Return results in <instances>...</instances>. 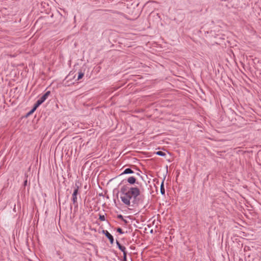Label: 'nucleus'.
Listing matches in <instances>:
<instances>
[{"label": "nucleus", "instance_id": "1", "mask_svg": "<svg viewBox=\"0 0 261 261\" xmlns=\"http://www.w3.org/2000/svg\"><path fill=\"white\" fill-rule=\"evenodd\" d=\"M120 199L126 205L134 207L138 205L141 200L140 191L137 187H129L123 186L121 188Z\"/></svg>", "mask_w": 261, "mask_h": 261}, {"label": "nucleus", "instance_id": "2", "mask_svg": "<svg viewBox=\"0 0 261 261\" xmlns=\"http://www.w3.org/2000/svg\"><path fill=\"white\" fill-rule=\"evenodd\" d=\"M79 186L75 183V189L73 191V194L72 195V201L73 202V204L75 206H77V195L79 192Z\"/></svg>", "mask_w": 261, "mask_h": 261}, {"label": "nucleus", "instance_id": "3", "mask_svg": "<svg viewBox=\"0 0 261 261\" xmlns=\"http://www.w3.org/2000/svg\"><path fill=\"white\" fill-rule=\"evenodd\" d=\"M50 91H47L44 95H43L36 102V107H38L41 105L50 95Z\"/></svg>", "mask_w": 261, "mask_h": 261}, {"label": "nucleus", "instance_id": "4", "mask_svg": "<svg viewBox=\"0 0 261 261\" xmlns=\"http://www.w3.org/2000/svg\"><path fill=\"white\" fill-rule=\"evenodd\" d=\"M103 233L107 237V238L109 240L110 243L113 244L114 243V238L113 237L108 231V230H103L102 231Z\"/></svg>", "mask_w": 261, "mask_h": 261}, {"label": "nucleus", "instance_id": "5", "mask_svg": "<svg viewBox=\"0 0 261 261\" xmlns=\"http://www.w3.org/2000/svg\"><path fill=\"white\" fill-rule=\"evenodd\" d=\"M116 244L118 248L123 252V253L124 252H127L125 247L123 246H122L118 241H116Z\"/></svg>", "mask_w": 261, "mask_h": 261}, {"label": "nucleus", "instance_id": "6", "mask_svg": "<svg viewBox=\"0 0 261 261\" xmlns=\"http://www.w3.org/2000/svg\"><path fill=\"white\" fill-rule=\"evenodd\" d=\"M136 181V178L133 176L129 177L127 178V182L131 185L134 184Z\"/></svg>", "mask_w": 261, "mask_h": 261}, {"label": "nucleus", "instance_id": "7", "mask_svg": "<svg viewBox=\"0 0 261 261\" xmlns=\"http://www.w3.org/2000/svg\"><path fill=\"white\" fill-rule=\"evenodd\" d=\"M134 171L130 168H126L124 170L122 174H131L133 173Z\"/></svg>", "mask_w": 261, "mask_h": 261}, {"label": "nucleus", "instance_id": "8", "mask_svg": "<svg viewBox=\"0 0 261 261\" xmlns=\"http://www.w3.org/2000/svg\"><path fill=\"white\" fill-rule=\"evenodd\" d=\"M160 191L162 195L165 194V189H164V180L162 181V184L161 185Z\"/></svg>", "mask_w": 261, "mask_h": 261}, {"label": "nucleus", "instance_id": "9", "mask_svg": "<svg viewBox=\"0 0 261 261\" xmlns=\"http://www.w3.org/2000/svg\"><path fill=\"white\" fill-rule=\"evenodd\" d=\"M156 154L161 156H164L166 155V153L164 152L159 151L156 152Z\"/></svg>", "mask_w": 261, "mask_h": 261}, {"label": "nucleus", "instance_id": "10", "mask_svg": "<svg viewBox=\"0 0 261 261\" xmlns=\"http://www.w3.org/2000/svg\"><path fill=\"white\" fill-rule=\"evenodd\" d=\"M84 73L82 72H79L77 77V80L81 79L84 76Z\"/></svg>", "mask_w": 261, "mask_h": 261}, {"label": "nucleus", "instance_id": "11", "mask_svg": "<svg viewBox=\"0 0 261 261\" xmlns=\"http://www.w3.org/2000/svg\"><path fill=\"white\" fill-rule=\"evenodd\" d=\"M99 219L101 221H104L106 220L105 216L104 215H99Z\"/></svg>", "mask_w": 261, "mask_h": 261}, {"label": "nucleus", "instance_id": "12", "mask_svg": "<svg viewBox=\"0 0 261 261\" xmlns=\"http://www.w3.org/2000/svg\"><path fill=\"white\" fill-rule=\"evenodd\" d=\"M37 108H38V107H36V105L35 104L34 108H33L31 110V111L29 113V114H32V113H33V112L36 110V109Z\"/></svg>", "mask_w": 261, "mask_h": 261}, {"label": "nucleus", "instance_id": "13", "mask_svg": "<svg viewBox=\"0 0 261 261\" xmlns=\"http://www.w3.org/2000/svg\"><path fill=\"white\" fill-rule=\"evenodd\" d=\"M117 231L120 233V234H123L124 233L122 229L119 227L117 229Z\"/></svg>", "mask_w": 261, "mask_h": 261}, {"label": "nucleus", "instance_id": "14", "mask_svg": "<svg viewBox=\"0 0 261 261\" xmlns=\"http://www.w3.org/2000/svg\"><path fill=\"white\" fill-rule=\"evenodd\" d=\"M123 258L122 261H127V259H126L127 252H124V253H123Z\"/></svg>", "mask_w": 261, "mask_h": 261}, {"label": "nucleus", "instance_id": "15", "mask_svg": "<svg viewBox=\"0 0 261 261\" xmlns=\"http://www.w3.org/2000/svg\"><path fill=\"white\" fill-rule=\"evenodd\" d=\"M118 218H120V219H122V220H123L124 221H125V222H126V221L123 219V216H122L121 215H119L118 216Z\"/></svg>", "mask_w": 261, "mask_h": 261}, {"label": "nucleus", "instance_id": "16", "mask_svg": "<svg viewBox=\"0 0 261 261\" xmlns=\"http://www.w3.org/2000/svg\"><path fill=\"white\" fill-rule=\"evenodd\" d=\"M27 184V180H25L24 181V186H25Z\"/></svg>", "mask_w": 261, "mask_h": 261}]
</instances>
